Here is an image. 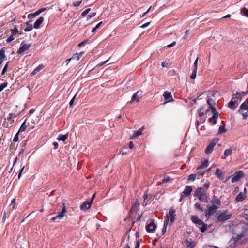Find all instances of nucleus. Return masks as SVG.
Masks as SVG:
<instances>
[{
  "instance_id": "1",
  "label": "nucleus",
  "mask_w": 248,
  "mask_h": 248,
  "mask_svg": "<svg viewBox=\"0 0 248 248\" xmlns=\"http://www.w3.org/2000/svg\"><path fill=\"white\" fill-rule=\"evenodd\" d=\"M248 228V225L247 224L243 222L237 223L234 221L231 225L229 226L228 231L232 232V237L239 240L241 238L244 237Z\"/></svg>"
},
{
  "instance_id": "2",
  "label": "nucleus",
  "mask_w": 248,
  "mask_h": 248,
  "mask_svg": "<svg viewBox=\"0 0 248 248\" xmlns=\"http://www.w3.org/2000/svg\"><path fill=\"white\" fill-rule=\"evenodd\" d=\"M175 210L172 207L169 210L168 214L165 217L163 228L162 229V233L163 235L166 232V228L168 225H171L175 220Z\"/></svg>"
},
{
  "instance_id": "3",
  "label": "nucleus",
  "mask_w": 248,
  "mask_h": 248,
  "mask_svg": "<svg viewBox=\"0 0 248 248\" xmlns=\"http://www.w3.org/2000/svg\"><path fill=\"white\" fill-rule=\"evenodd\" d=\"M194 196L197 197L200 201L203 202H207L209 199V196L206 190L202 187L198 188L194 192Z\"/></svg>"
},
{
  "instance_id": "4",
  "label": "nucleus",
  "mask_w": 248,
  "mask_h": 248,
  "mask_svg": "<svg viewBox=\"0 0 248 248\" xmlns=\"http://www.w3.org/2000/svg\"><path fill=\"white\" fill-rule=\"evenodd\" d=\"M218 140L219 139L218 138H214L213 139L212 141L209 143L207 148L205 149V153L207 154L211 153L214 150L215 146L217 143Z\"/></svg>"
},
{
  "instance_id": "5",
  "label": "nucleus",
  "mask_w": 248,
  "mask_h": 248,
  "mask_svg": "<svg viewBox=\"0 0 248 248\" xmlns=\"http://www.w3.org/2000/svg\"><path fill=\"white\" fill-rule=\"evenodd\" d=\"M232 215L229 214L227 211H225L223 213H220L217 217L218 221H224L229 219L231 217Z\"/></svg>"
},
{
  "instance_id": "6",
  "label": "nucleus",
  "mask_w": 248,
  "mask_h": 248,
  "mask_svg": "<svg viewBox=\"0 0 248 248\" xmlns=\"http://www.w3.org/2000/svg\"><path fill=\"white\" fill-rule=\"evenodd\" d=\"M244 176V174L242 171H236L233 174L231 181L232 183L240 181Z\"/></svg>"
},
{
  "instance_id": "7",
  "label": "nucleus",
  "mask_w": 248,
  "mask_h": 248,
  "mask_svg": "<svg viewBox=\"0 0 248 248\" xmlns=\"http://www.w3.org/2000/svg\"><path fill=\"white\" fill-rule=\"evenodd\" d=\"M217 209V207L215 205L208 206L207 210L205 212L206 216L209 217L210 216L214 215L216 212Z\"/></svg>"
},
{
  "instance_id": "8",
  "label": "nucleus",
  "mask_w": 248,
  "mask_h": 248,
  "mask_svg": "<svg viewBox=\"0 0 248 248\" xmlns=\"http://www.w3.org/2000/svg\"><path fill=\"white\" fill-rule=\"evenodd\" d=\"M142 92L141 91H138L136 92L132 96L130 102H133L136 101L139 102L140 99L142 97Z\"/></svg>"
},
{
  "instance_id": "9",
  "label": "nucleus",
  "mask_w": 248,
  "mask_h": 248,
  "mask_svg": "<svg viewBox=\"0 0 248 248\" xmlns=\"http://www.w3.org/2000/svg\"><path fill=\"white\" fill-rule=\"evenodd\" d=\"M239 240L232 237L229 242V245L226 248H239L238 247Z\"/></svg>"
},
{
  "instance_id": "10",
  "label": "nucleus",
  "mask_w": 248,
  "mask_h": 248,
  "mask_svg": "<svg viewBox=\"0 0 248 248\" xmlns=\"http://www.w3.org/2000/svg\"><path fill=\"white\" fill-rule=\"evenodd\" d=\"M92 204V202H90L89 200L86 201L80 205V209L85 211L90 208Z\"/></svg>"
},
{
  "instance_id": "11",
  "label": "nucleus",
  "mask_w": 248,
  "mask_h": 248,
  "mask_svg": "<svg viewBox=\"0 0 248 248\" xmlns=\"http://www.w3.org/2000/svg\"><path fill=\"white\" fill-rule=\"evenodd\" d=\"M21 46L18 50L17 53L18 54H21L23 52H24L25 51L27 50L30 47H31V44H25L24 45H22L21 44Z\"/></svg>"
},
{
  "instance_id": "12",
  "label": "nucleus",
  "mask_w": 248,
  "mask_h": 248,
  "mask_svg": "<svg viewBox=\"0 0 248 248\" xmlns=\"http://www.w3.org/2000/svg\"><path fill=\"white\" fill-rule=\"evenodd\" d=\"M247 93H248V91H247L246 93H245L244 92H241L239 93H236L235 94H234L232 95V99H241L243 97H244Z\"/></svg>"
},
{
  "instance_id": "13",
  "label": "nucleus",
  "mask_w": 248,
  "mask_h": 248,
  "mask_svg": "<svg viewBox=\"0 0 248 248\" xmlns=\"http://www.w3.org/2000/svg\"><path fill=\"white\" fill-rule=\"evenodd\" d=\"M156 225L154 222L148 224L146 226V230L149 232H152L156 229Z\"/></svg>"
},
{
  "instance_id": "14",
  "label": "nucleus",
  "mask_w": 248,
  "mask_h": 248,
  "mask_svg": "<svg viewBox=\"0 0 248 248\" xmlns=\"http://www.w3.org/2000/svg\"><path fill=\"white\" fill-rule=\"evenodd\" d=\"M163 96L166 102H172L173 101L172 96L170 92L166 91L163 93Z\"/></svg>"
},
{
  "instance_id": "15",
  "label": "nucleus",
  "mask_w": 248,
  "mask_h": 248,
  "mask_svg": "<svg viewBox=\"0 0 248 248\" xmlns=\"http://www.w3.org/2000/svg\"><path fill=\"white\" fill-rule=\"evenodd\" d=\"M215 174L219 180H223L224 179V172H222L219 168L217 169Z\"/></svg>"
},
{
  "instance_id": "16",
  "label": "nucleus",
  "mask_w": 248,
  "mask_h": 248,
  "mask_svg": "<svg viewBox=\"0 0 248 248\" xmlns=\"http://www.w3.org/2000/svg\"><path fill=\"white\" fill-rule=\"evenodd\" d=\"M238 104V102L237 100H235V99L232 100L229 102V103L228 104V107L231 108V109L234 110L236 108V105Z\"/></svg>"
},
{
  "instance_id": "17",
  "label": "nucleus",
  "mask_w": 248,
  "mask_h": 248,
  "mask_svg": "<svg viewBox=\"0 0 248 248\" xmlns=\"http://www.w3.org/2000/svg\"><path fill=\"white\" fill-rule=\"evenodd\" d=\"M143 129L144 127H142L141 128L139 129L138 130L135 131L134 133L130 136V139H133L136 138L137 137L141 135L142 133Z\"/></svg>"
},
{
  "instance_id": "18",
  "label": "nucleus",
  "mask_w": 248,
  "mask_h": 248,
  "mask_svg": "<svg viewBox=\"0 0 248 248\" xmlns=\"http://www.w3.org/2000/svg\"><path fill=\"white\" fill-rule=\"evenodd\" d=\"M44 20L43 17H40L34 23L33 27L35 29H39L40 27V25L43 23Z\"/></svg>"
},
{
  "instance_id": "19",
  "label": "nucleus",
  "mask_w": 248,
  "mask_h": 248,
  "mask_svg": "<svg viewBox=\"0 0 248 248\" xmlns=\"http://www.w3.org/2000/svg\"><path fill=\"white\" fill-rule=\"evenodd\" d=\"M191 220L194 223L198 225H202V224H203V222L199 219L196 216H192L191 217Z\"/></svg>"
},
{
  "instance_id": "20",
  "label": "nucleus",
  "mask_w": 248,
  "mask_h": 248,
  "mask_svg": "<svg viewBox=\"0 0 248 248\" xmlns=\"http://www.w3.org/2000/svg\"><path fill=\"white\" fill-rule=\"evenodd\" d=\"M192 190V188L191 186H186L185 187V189L183 191V193L186 196H188L191 194Z\"/></svg>"
},
{
  "instance_id": "21",
  "label": "nucleus",
  "mask_w": 248,
  "mask_h": 248,
  "mask_svg": "<svg viewBox=\"0 0 248 248\" xmlns=\"http://www.w3.org/2000/svg\"><path fill=\"white\" fill-rule=\"evenodd\" d=\"M246 197L245 193L240 192L235 197V200L237 202H241L245 200Z\"/></svg>"
},
{
  "instance_id": "22",
  "label": "nucleus",
  "mask_w": 248,
  "mask_h": 248,
  "mask_svg": "<svg viewBox=\"0 0 248 248\" xmlns=\"http://www.w3.org/2000/svg\"><path fill=\"white\" fill-rule=\"evenodd\" d=\"M246 110H247L246 109H242L240 108V109L237 111L242 114L244 119H246L248 117V111H245Z\"/></svg>"
},
{
  "instance_id": "23",
  "label": "nucleus",
  "mask_w": 248,
  "mask_h": 248,
  "mask_svg": "<svg viewBox=\"0 0 248 248\" xmlns=\"http://www.w3.org/2000/svg\"><path fill=\"white\" fill-rule=\"evenodd\" d=\"M185 244L187 247L190 248H193L196 245L194 241H191V240H188L187 239L185 240Z\"/></svg>"
},
{
  "instance_id": "24",
  "label": "nucleus",
  "mask_w": 248,
  "mask_h": 248,
  "mask_svg": "<svg viewBox=\"0 0 248 248\" xmlns=\"http://www.w3.org/2000/svg\"><path fill=\"white\" fill-rule=\"evenodd\" d=\"M139 206L140 203L138 201H136L135 203L132 206L130 212L133 213V212H137L139 210Z\"/></svg>"
},
{
  "instance_id": "25",
  "label": "nucleus",
  "mask_w": 248,
  "mask_h": 248,
  "mask_svg": "<svg viewBox=\"0 0 248 248\" xmlns=\"http://www.w3.org/2000/svg\"><path fill=\"white\" fill-rule=\"evenodd\" d=\"M208 166V161L207 160H205L202 161L201 164L197 168V170H200L204 168H206Z\"/></svg>"
},
{
  "instance_id": "26",
  "label": "nucleus",
  "mask_w": 248,
  "mask_h": 248,
  "mask_svg": "<svg viewBox=\"0 0 248 248\" xmlns=\"http://www.w3.org/2000/svg\"><path fill=\"white\" fill-rule=\"evenodd\" d=\"M10 31L11 32L12 35L15 36L16 34H18L21 35L22 34V32H20L16 26H15L14 28L11 29L10 30Z\"/></svg>"
},
{
  "instance_id": "27",
  "label": "nucleus",
  "mask_w": 248,
  "mask_h": 248,
  "mask_svg": "<svg viewBox=\"0 0 248 248\" xmlns=\"http://www.w3.org/2000/svg\"><path fill=\"white\" fill-rule=\"evenodd\" d=\"M222 124L221 125H220L219 127L218 132V134L224 133L226 132V129L225 128V125L224 124L223 121H222Z\"/></svg>"
},
{
  "instance_id": "28",
  "label": "nucleus",
  "mask_w": 248,
  "mask_h": 248,
  "mask_svg": "<svg viewBox=\"0 0 248 248\" xmlns=\"http://www.w3.org/2000/svg\"><path fill=\"white\" fill-rule=\"evenodd\" d=\"M66 210L65 206H63L62 211L60 212L57 216L59 217V219H61L64 216V214L66 213Z\"/></svg>"
},
{
  "instance_id": "29",
  "label": "nucleus",
  "mask_w": 248,
  "mask_h": 248,
  "mask_svg": "<svg viewBox=\"0 0 248 248\" xmlns=\"http://www.w3.org/2000/svg\"><path fill=\"white\" fill-rule=\"evenodd\" d=\"M44 67L43 65H39L37 67H36L31 73L32 76L35 75L40 70L43 69Z\"/></svg>"
},
{
  "instance_id": "30",
  "label": "nucleus",
  "mask_w": 248,
  "mask_h": 248,
  "mask_svg": "<svg viewBox=\"0 0 248 248\" xmlns=\"http://www.w3.org/2000/svg\"><path fill=\"white\" fill-rule=\"evenodd\" d=\"M26 24L27 25V27L24 29V31L25 32L29 31L32 30L33 27L31 23L29 22H27Z\"/></svg>"
},
{
  "instance_id": "31",
  "label": "nucleus",
  "mask_w": 248,
  "mask_h": 248,
  "mask_svg": "<svg viewBox=\"0 0 248 248\" xmlns=\"http://www.w3.org/2000/svg\"><path fill=\"white\" fill-rule=\"evenodd\" d=\"M68 134H66L65 135L60 134L58 137V140H62L63 141H65L66 139L68 138Z\"/></svg>"
},
{
  "instance_id": "32",
  "label": "nucleus",
  "mask_w": 248,
  "mask_h": 248,
  "mask_svg": "<svg viewBox=\"0 0 248 248\" xmlns=\"http://www.w3.org/2000/svg\"><path fill=\"white\" fill-rule=\"evenodd\" d=\"M83 53V52L76 53L73 55V56L72 57V59L73 60H76L77 61H78L80 59V58L82 57Z\"/></svg>"
},
{
  "instance_id": "33",
  "label": "nucleus",
  "mask_w": 248,
  "mask_h": 248,
  "mask_svg": "<svg viewBox=\"0 0 248 248\" xmlns=\"http://www.w3.org/2000/svg\"><path fill=\"white\" fill-rule=\"evenodd\" d=\"M207 103L209 105L210 109H211V110H212V108H215V107L214 106V105L215 104V102L212 99H208Z\"/></svg>"
},
{
  "instance_id": "34",
  "label": "nucleus",
  "mask_w": 248,
  "mask_h": 248,
  "mask_svg": "<svg viewBox=\"0 0 248 248\" xmlns=\"http://www.w3.org/2000/svg\"><path fill=\"white\" fill-rule=\"evenodd\" d=\"M240 108L242 109H246L248 111V101H245L240 106Z\"/></svg>"
},
{
  "instance_id": "35",
  "label": "nucleus",
  "mask_w": 248,
  "mask_h": 248,
  "mask_svg": "<svg viewBox=\"0 0 248 248\" xmlns=\"http://www.w3.org/2000/svg\"><path fill=\"white\" fill-rule=\"evenodd\" d=\"M211 111L213 114V117H214L216 120V119L218 117V113L217 111L215 108H212Z\"/></svg>"
},
{
  "instance_id": "36",
  "label": "nucleus",
  "mask_w": 248,
  "mask_h": 248,
  "mask_svg": "<svg viewBox=\"0 0 248 248\" xmlns=\"http://www.w3.org/2000/svg\"><path fill=\"white\" fill-rule=\"evenodd\" d=\"M232 154V150L231 149H226L225 152H224V156H225V157L224 158V159H225L226 158V157L229 156V155H231Z\"/></svg>"
},
{
  "instance_id": "37",
  "label": "nucleus",
  "mask_w": 248,
  "mask_h": 248,
  "mask_svg": "<svg viewBox=\"0 0 248 248\" xmlns=\"http://www.w3.org/2000/svg\"><path fill=\"white\" fill-rule=\"evenodd\" d=\"M5 57H6V56L5 54V50H4V48H3L0 51V60L3 61Z\"/></svg>"
},
{
  "instance_id": "38",
  "label": "nucleus",
  "mask_w": 248,
  "mask_h": 248,
  "mask_svg": "<svg viewBox=\"0 0 248 248\" xmlns=\"http://www.w3.org/2000/svg\"><path fill=\"white\" fill-rule=\"evenodd\" d=\"M25 124H26L25 121L22 123L21 126H20V127L18 131V133H19L20 132H22L26 130L27 126Z\"/></svg>"
},
{
  "instance_id": "39",
  "label": "nucleus",
  "mask_w": 248,
  "mask_h": 248,
  "mask_svg": "<svg viewBox=\"0 0 248 248\" xmlns=\"http://www.w3.org/2000/svg\"><path fill=\"white\" fill-rule=\"evenodd\" d=\"M39 12H37V11H36L34 13H31L29 14L28 16V17L29 19H32L35 18L36 16L39 15L38 14Z\"/></svg>"
},
{
  "instance_id": "40",
  "label": "nucleus",
  "mask_w": 248,
  "mask_h": 248,
  "mask_svg": "<svg viewBox=\"0 0 248 248\" xmlns=\"http://www.w3.org/2000/svg\"><path fill=\"white\" fill-rule=\"evenodd\" d=\"M241 14L243 15L244 16H245L247 17H248V10L245 8H243L241 10Z\"/></svg>"
},
{
  "instance_id": "41",
  "label": "nucleus",
  "mask_w": 248,
  "mask_h": 248,
  "mask_svg": "<svg viewBox=\"0 0 248 248\" xmlns=\"http://www.w3.org/2000/svg\"><path fill=\"white\" fill-rule=\"evenodd\" d=\"M82 3V0L78 1H74L73 2V6L74 7H78L80 5V4Z\"/></svg>"
},
{
  "instance_id": "42",
  "label": "nucleus",
  "mask_w": 248,
  "mask_h": 248,
  "mask_svg": "<svg viewBox=\"0 0 248 248\" xmlns=\"http://www.w3.org/2000/svg\"><path fill=\"white\" fill-rule=\"evenodd\" d=\"M197 70L193 69V72L190 76V78L194 79L196 78Z\"/></svg>"
},
{
  "instance_id": "43",
  "label": "nucleus",
  "mask_w": 248,
  "mask_h": 248,
  "mask_svg": "<svg viewBox=\"0 0 248 248\" xmlns=\"http://www.w3.org/2000/svg\"><path fill=\"white\" fill-rule=\"evenodd\" d=\"M195 206V208L196 209H198V210H200V211H201L202 212H203V209L201 207V205H200V204L199 203H196L194 205Z\"/></svg>"
},
{
  "instance_id": "44",
  "label": "nucleus",
  "mask_w": 248,
  "mask_h": 248,
  "mask_svg": "<svg viewBox=\"0 0 248 248\" xmlns=\"http://www.w3.org/2000/svg\"><path fill=\"white\" fill-rule=\"evenodd\" d=\"M202 226L200 228V230L202 232H204L207 229V225H205L204 223L202 224Z\"/></svg>"
},
{
  "instance_id": "45",
  "label": "nucleus",
  "mask_w": 248,
  "mask_h": 248,
  "mask_svg": "<svg viewBox=\"0 0 248 248\" xmlns=\"http://www.w3.org/2000/svg\"><path fill=\"white\" fill-rule=\"evenodd\" d=\"M196 179L195 174H191L188 177V180L194 181Z\"/></svg>"
},
{
  "instance_id": "46",
  "label": "nucleus",
  "mask_w": 248,
  "mask_h": 248,
  "mask_svg": "<svg viewBox=\"0 0 248 248\" xmlns=\"http://www.w3.org/2000/svg\"><path fill=\"white\" fill-rule=\"evenodd\" d=\"M203 108H204L203 107H201L199 110L198 113H199V115L200 117L203 116L204 114V113L202 111Z\"/></svg>"
},
{
  "instance_id": "47",
  "label": "nucleus",
  "mask_w": 248,
  "mask_h": 248,
  "mask_svg": "<svg viewBox=\"0 0 248 248\" xmlns=\"http://www.w3.org/2000/svg\"><path fill=\"white\" fill-rule=\"evenodd\" d=\"M15 39L14 36L12 35H10L7 39V43H10Z\"/></svg>"
},
{
  "instance_id": "48",
  "label": "nucleus",
  "mask_w": 248,
  "mask_h": 248,
  "mask_svg": "<svg viewBox=\"0 0 248 248\" xmlns=\"http://www.w3.org/2000/svg\"><path fill=\"white\" fill-rule=\"evenodd\" d=\"M7 86V83L5 82L0 85V93Z\"/></svg>"
},
{
  "instance_id": "49",
  "label": "nucleus",
  "mask_w": 248,
  "mask_h": 248,
  "mask_svg": "<svg viewBox=\"0 0 248 248\" xmlns=\"http://www.w3.org/2000/svg\"><path fill=\"white\" fill-rule=\"evenodd\" d=\"M95 15H96V13H95V12H93V13H91L90 15H89L87 16V20H89L92 17L95 16Z\"/></svg>"
},
{
  "instance_id": "50",
  "label": "nucleus",
  "mask_w": 248,
  "mask_h": 248,
  "mask_svg": "<svg viewBox=\"0 0 248 248\" xmlns=\"http://www.w3.org/2000/svg\"><path fill=\"white\" fill-rule=\"evenodd\" d=\"M91 11L90 8H88L86 10L84 11L82 13L81 15L82 16H85L86 15L88 14V13Z\"/></svg>"
},
{
  "instance_id": "51",
  "label": "nucleus",
  "mask_w": 248,
  "mask_h": 248,
  "mask_svg": "<svg viewBox=\"0 0 248 248\" xmlns=\"http://www.w3.org/2000/svg\"><path fill=\"white\" fill-rule=\"evenodd\" d=\"M8 63H9V62H7V63L6 64V65L4 66V67L3 70H2V75L4 74L6 72V71H7V68H8Z\"/></svg>"
},
{
  "instance_id": "52",
  "label": "nucleus",
  "mask_w": 248,
  "mask_h": 248,
  "mask_svg": "<svg viewBox=\"0 0 248 248\" xmlns=\"http://www.w3.org/2000/svg\"><path fill=\"white\" fill-rule=\"evenodd\" d=\"M208 121L209 122H213L214 124H216L217 123V121L215 120V118L213 117V116L212 117L209 118Z\"/></svg>"
},
{
  "instance_id": "53",
  "label": "nucleus",
  "mask_w": 248,
  "mask_h": 248,
  "mask_svg": "<svg viewBox=\"0 0 248 248\" xmlns=\"http://www.w3.org/2000/svg\"><path fill=\"white\" fill-rule=\"evenodd\" d=\"M198 58H197L194 63V69L197 70Z\"/></svg>"
},
{
  "instance_id": "54",
  "label": "nucleus",
  "mask_w": 248,
  "mask_h": 248,
  "mask_svg": "<svg viewBox=\"0 0 248 248\" xmlns=\"http://www.w3.org/2000/svg\"><path fill=\"white\" fill-rule=\"evenodd\" d=\"M210 184L209 182H206L204 185H203V188H205L206 189H207L209 186H210Z\"/></svg>"
},
{
  "instance_id": "55",
  "label": "nucleus",
  "mask_w": 248,
  "mask_h": 248,
  "mask_svg": "<svg viewBox=\"0 0 248 248\" xmlns=\"http://www.w3.org/2000/svg\"><path fill=\"white\" fill-rule=\"evenodd\" d=\"M170 180V178L169 177H166V178H164L162 180V182L164 183H167V182H169Z\"/></svg>"
},
{
  "instance_id": "56",
  "label": "nucleus",
  "mask_w": 248,
  "mask_h": 248,
  "mask_svg": "<svg viewBox=\"0 0 248 248\" xmlns=\"http://www.w3.org/2000/svg\"><path fill=\"white\" fill-rule=\"evenodd\" d=\"M176 44V42H173L172 43L167 45L166 46V47L167 48H170L171 47H172L173 46H175Z\"/></svg>"
},
{
  "instance_id": "57",
  "label": "nucleus",
  "mask_w": 248,
  "mask_h": 248,
  "mask_svg": "<svg viewBox=\"0 0 248 248\" xmlns=\"http://www.w3.org/2000/svg\"><path fill=\"white\" fill-rule=\"evenodd\" d=\"M108 60H107L106 61H104V62H101V63H99V64H98L96 65V67H100V66L103 65L104 64L107 63L108 62Z\"/></svg>"
},
{
  "instance_id": "58",
  "label": "nucleus",
  "mask_w": 248,
  "mask_h": 248,
  "mask_svg": "<svg viewBox=\"0 0 248 248\" xmlns=\"http://www.w3.org/2000/svg\"><path fill=\"white\" fill-rule=\"evenodd\" d=\"M76 96V95H75L73 97V98L71 100V101L69 103V106L70 107H72V105L73 104Z\"/></svg>"
},
{
  "instance_id": "59",
  "label": "nucleus",
  "mask_w": 248,
  "mask_h": 248,
  "mask_svg": "<svg viewBox=\"0 0 248 248\" xmlns=\"http://www.w3.org/2000/svg\"><path fill=\"white\" fill-rule=\"evenodd\" d=\"M18 133H17L14 137V140H13V141L14 142H16L18 141Z\"/></svg>"
},
{
  "instance_id": "60",
  "label": "nucleus",
  "mask_w": 248,
  "mask_h": 248,
  "mask_svg": "<svg viewBox=\"0 0 248 248\" xmlns=\"http://www.w3.org/2000/svg\"><path fill=\"white\" fill-rule=\"evenodd\" d=\"M150 22H147L144 24H143L142 25H141L140 26V28H145L146 27H147V26H148V25L150 24Z\"/></svg>"
},
{
  "instance_id": "61",
  "label": "nucleus",
  "mask_w": 248,
  "mask_h": 248,
  "mask_svg": "<svg viewBox=\"0 0 248 248\" xmlns=\"http://www.w3.org/2000/svg\"><path fill=\"white\" fill-rule=\"evenodd\" d=\"M24 168H25V166H23L22 167V168L20 170V172H19V174H18V179H20V177L21 176V173H22V172Z\"/></svg>"
},
{
  "instance_id": "62",
  "label": "nucleus",
  "mask_w": 248,
  "mask_h": 248,
  "mask_svg": "<svg viewBox=\"0 0 248 248\" xmlns=\"http://www.w3.org/2000/svg\"><path fill=\"white\" fill-rule=\"evenodd\" d=\"M205 248H219L217 246H213L212 247L209 245H205L204 246Z\"/></svg>"
},
{
  "instance_id": "63",
  "label": "nucleus",
  "mask_w": 248,
  "mask_h": 248,
  "mask_svg": "<svg viewBox=\"0 0 248 248\" xmlns=\"http://www.w3.org/2000/svg\"><path fill=\"white\" fill-rule=\"evenodd\" d=\"M151 8V7H150L146 12H144V13H143V14L140 17H144V16H145V15H146L148 13V12H149V10H150Z\"/></svg>"
},
{
  "instance_id": "64",
  "label": "nucleus",
  "mask_w": 248,
  "mask_h": 248,
  "mask_svg": "<svg viewBox=\"0 0 248 248\" xmlns=\"http://www.w3.org/2000/svg\"><path fill=\"white\" fill-rule=\"evenodd\" d=\"M140 246V244L139 241H137L136 244L135 246V248H139Z\"/></svg>"
}]
</instances>
